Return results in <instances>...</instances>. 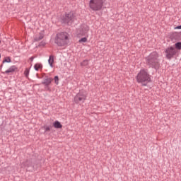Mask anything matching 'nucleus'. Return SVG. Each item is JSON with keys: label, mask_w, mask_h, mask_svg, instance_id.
Wrapping results in <instances>:
<instances>
[{"label": "nucleus", "mask_w": 181, "mask_h": 181, "mask_svg": "<svg viewBox=\"0 0 181 181\" xmlns=\"http://www.w3.org/2000/svg\"><path fill=\"white\" fill-rule=\"evenodd\" d=\"M53 125L55 128L57 129H60V128H63V125H62V123H60V122L59 121H55L54 123H53Z\"/></svg>", "instance_id": "nucleus-10"}, {"label": "nucleus", "mask_w": 181, "mask_h": 181, "mask_svg": "<svg viewBox=\"0 0 181 181\" xmlns=\"http://www.w3.org/2000/svg\"><path fill=\"white\" fill-rule=\"evenodd\" d=\"M18 70V68L16 66H11L8 70L5 71L6 74H8L9 73H14V71H16Z\"/></svg>", "instance_id": "nucleus-8"}, {"label": "nucleus", "mask_w": 181, "mask_h": 181, "mask_svg": "<svg viewBox=\"0 0 181 181\" xmlns=\"http://www.w3.org/2000/svg\"><path fill=\"white\" fill-rule=\"evenodd\" d=\"M104 5V0H90L89 7L92 11H101Z\"/></svg>", "instance_id": "nucleus-3"}, {"label": "nucleus", "mask_w": 181, "mask_h": 181, "mask_svg": "<svg viewBox=\"0 0 181 181\" xmlns=\"http://www.w3.org/2000/svg\"><path fill=\"white\" fill-rule=\"evenodd\" d=\"M55 42L58 46H66L69 43V34L67 33H61L57 35Z\"/></svg>", "instance_id": "nucleus-2"}, {"label": "nucleus", "mask_w": 181, "mask_h": 181, "mask_svg": "<svg viewBox=\"0 0 181 181\" xmlns=\"http://www.w3.org/2000/svg\"><path fill=\"white\" fill-rule=\"evenodd\" d=\"M0 43H1V41H0Z\"/></svg>", "instance_id": "nucleus-23"}, {"label": "nucleus", "mask_w": 181, "mask_h": 181, "mask_svg": "<svg viewBox=\"0 0 181 181\" xmlns=\"http://www.w3.org/2000/svg\"><path fill=\"white\" fill-rule=\"evenodd\" d=\"M64 22L68 25H71V23L74 22V13L71 12L68 14H66L65 18H64Z\"/></svg>", "instance_id": "nucleus-7"}, {"label": "nucleus", "mask_w": 181, "mask_h": 181, "mask_svg": "<svg viewBox=\"0 0 181 181\" xmlns=\"http://www.w3.org/2000/svg\"><path fill=\"white\" fill-rule=\"evenodd\" d=\"M3 63H11V58L6 57L4 60L3 61Z\"/></svg>", "instance_id": "nucleus-16"}, {"label": "nucleus", "mask_w": 181, "mask_h": 181, "mask_svg": "<svg viewBox=\"0 0 181 181\" xmlns=\"http://www.w3.org/2000/svg\"><path fill=\"white\" fill-rule=\"evenodd\" d=\"M1 69H2V65H1Z\"/></svg>", "instance_id": "nucleus-22"}, {"label": "nucleus", "mask_w": 181, "mask_h": 181, "mask_svg": "<svg viewBox=\"0 0 181 181\" xmlns=\"http://www.w3.org/2000/svg\"><path fill=\"white\" fill-rule=\"evenodd\" d=\"M87 42V37H83L79 40V43L83 42L86 43Z\"/></svg>", "instance_id": "nucleus-18"}, {"label": "nucleus", "mask_w": 181, "mask_h": 181, "mask_svg": "<svg viewBox=\"0 0 181 181\" xmlns=\"http://www.w3.org/2000/svg\"><path fill=\"white\" fill-rule=\"evenodd\" d=\"M45 129L46 132H47L50 131V127L47 126L45 127Z\"/></svg>", "instance_id": "nucleus-20"}, {"label": "nucleus", "mask_w": 181, "mask_h": 181, "mask_svg": "<svg viewBox=\"0 0 181 181\" xmlns=\"http://www.w3.org/2000/svg\"><path fill=\"white\" fill-rule=\"evenodd\" d=\"M54 80L55 84H57V86H58V84H59V76H56L54 77Z\"/></svg>", "instance_id": "nucleus-17"}, {"label": "nucleus", "mask_w": 181, "mask_h": 181, "mask_svg": "<svg viewBox=\"0 0 181 181\" xmlns=\"http://www.w3.org/2000/svg\"><path fill=\"white\" fill-rule=\"evenodd\" d=\"M158 63V53L153 52L146 58V64L151 67H155Z\"/></svg>", "instance_id": "nucleus-4"}, {"label": "nucleus", "mask_w": 181, "mask_h": 181, "mask_svg": "<svg viewBox=\"0 0 181 181\" xmlns=\"http://www.w3.org/2000/svg\"><path fill=\"white\" fill-rule=\"evenodd\" d=\"M81 66H88V60H84L81 63Z\"/></svg>", "instance_id": "nucleus-15"}, {"label": "nucleus", "mask_w": 181, "mask_h": 181, "mask_svg": "<svg viewBox=\"0 0 181 181\" xmlns=\"http://www.w3.org/2000/svg\"><path fill=\"white\" fill-rule=\"evenodd\" d=\"M176 53H177V50L173 47H170L165 49V56L169 60L176 55Z\"/></svg>", "instance_id": "nucleus-6"}, {"label": "nucleus", "mask_w": 181, "mask_h": 181, "mask_svg": "<svg viewBox=\"0 0 181 181\" xmlns=\"http://www.w3.org/2000/svg\"><path fill=\"white\" fill-rule=\"evenodd\" d=\"M48 63L50 67H53V63H54V57L53 56H49V58L48 59Z\"/></svg>", "instance_id": "nucleus-11"}, {"label": "nucleus", "mask_w": 181, "mask_h": 181, "mask_svg": "<svg viewBox=\"0 0 181 181\" xmlns=\"http://www.w3.org/2000/svg\"><path fill=\"white\" fill-rule=\"evenodd\" d=\"M52 81H53V78H47L42 82V84H45V86H49V84H51Z\"/></svg>", "instance_id": "nucleus-12"}, {"label": "nucleus", "mask_w": 181, "mask_h": 181, "mask_svg": "<svg viewBox=\"0 0 181 181\" xmlns=\"http://www.w3.org/2000/svg\"><path fill=\"white\" fill-rule=\"evenodd\" d=\"M136 81L141 86H148V83H151V76L146 69H141L136 76Z\"/></svg>", "instance_id": "nucleus-1"}, {"label": "nucleus", "mask_w": 181, "mask_h": 181, "mask_svg": "<svg viewBox=\"0 0 181 181\" xmlns=\"http://www.w3.org/2000/svg\"><path fill=\"white\" fill-rule=\"evenodd\" d=\"M44 34L43 33H40L35 35L34 39L35 42H39V40H42V38L43 37Z\"/></svg>", "instance_id": "nucleus-9"}, {"label": "nucleus", "mask_w": 181, "mask_h": 181, "mask_svg": "<svg viewBox=\"0 0 181 181\" xmlns=\"http://www.w3.org/2000/svg\"><path fill=\"white\" fill-rule=\"evenodd\" d=\"M24 74H25V77H28V76H29V69H25V70L24 71Z\"/></svg>", "instance_id": "nucleus-19"}, {"label": "nucleus", "mask_w": 181, "mask_h": 181, "mask_svg": "<svg viewBox=\"0 0 181 181\" xmlns=\"http://www.w3.org/2000/svg\"><path fill=\"white\" fill-rule=\"evenodd\" d=\"M175 49H177V50H181V42H177L175 43Z\"/></svg>", "instance_id": "nucleus-14"}, {"label": "nucleus", "mask_w": 181, "mask_h": 181, "mask_svg": "<svg viewBox=\"0 0 181 181\" xmlns=\"http://www.w3.org/2000/svg\"><path fill=\"white\" fill-rule=\"evenodd\" d=\"M42 67H43V66L40 63L35 64L34 66V69H35V70H36V71L40 70V69H42Z\"/></svg>", "instance_id": "nucleus-13"}, {"label": "nucleus", "mask_w": 181, "mask_h": 181, "mask_svg": "<svg viewBox=\"0 0 181 181\" xmlns=\"http://www.w3.org/2000/svg\"><path fill=\"white\" fill-rule=\"evenodd\" d=\"M87 100V93L84 91H80L74 99L76 104H78L81 101H86Z\"/></svg>", "instance_id": "nucleus-5"}, {"label": "nucleus", "mask_w": 181, "mask_h": 181, "mask_svg": "<svg viewBox=\"0 0 181 181\" xmlns=\"http://www.w3.org/2000/svg\"><path fill=\"white\" fill-rule=\"evenodd\" d=\"M85 32L83 33V35H86V33H87L88 32V26H86L85 27Z\"/></svg>", "instance_id": "nucleus-21"}]
</instances>
